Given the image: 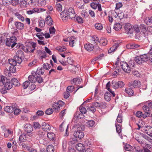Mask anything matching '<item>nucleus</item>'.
Masks as SVG:
<instances>
[{"instance_id":"1","label":"nucleus","mask_w":152,"mask_h":152,"mask_svg":"<svg viewBox=\"0 0 152 152\" xmlns=\"http://www.w3.org/2000/svg\"><path fill=\"white\" fill-rule=\"evenodd\" d=\"M134 60L137 63L139 64H142L148 60L152 62V53L149 52L147 54L137 56L135 57Z\"/></svg>"},{"instance_id":"2","label":"nucleus","mask_w":152,"mask_h":152,"mask_svg":"<svg viewBox=\"0 0 152 152\" xmlns=\"http://www.w3.org/2000/svg\"><path fill=\"white\" fill-rule=\"evenodd\" d=\"M77 130L74 133V136L76 138L81 139L84 136V134L82 131L84 129V126L79 125L76 126Z\"/></svg>"},{"instance_id":"3","label":"nucleus","mask_w":152,"mask_h":152,"mask_svg":"<svg viewBox=\"0 0 152 152\" xmlns=\"http://www.w3.org/2000/svg\"><path fill=\"white\" fill-rule=\"evenodd\" d=\"M16 41V37L15 36H12L10 39H6V45L9 47L11 46L13 48L17 45Z\"/></svg>"},{"instance_id":"4","label":"nucleus","mask_w":152,"mask_h":152,"mask_svg":"<svg viewBox=\"0 0 152 152\" xmlns=\"http://www.w3.org/2000/svg\"><path fill=\"white\" fill-rule=\"evenodd\" d=\"M65 13L68 16L69 18L71 19H73L75 18L76 14L74 10L72 7H69L65 12Z\"/></svg>"},{"instance_id":"5","label":"nucleus","mask_w":152,"mask_h":152,"mask_svg":"<svg viewBox=\"0 0 152 152\" xmlns=\"http://www.w3.org/2000/svg\"><path fill=\"white\" fill-rule=\"evenodd\" d=\"M111 83L113 88L115 89L118 88H122L124 86V83L122 81L116 82L115 80H113Z\"/></svg>"},{"instance_id":"6","label":"nucleus","mask_w":152,"mask_h":152,"mask_svg":"<svg viewBox=\"0 0 152 152\" xmlns=\"http://www.w3.org/2000/svg\"><path fill=\"white\" fill-rule=\"evenodd\" d=\"M121 66L124 71L127 73H129L131 71V68L129 65L126 62H121Z\"/></svg>"},{"instance_id":"7","label":"nucleus","mask_w":152,"mask_h":152,"mask_svg":"<svg viewBox=\"0 0 152 152\" xmlns=\"http://www.w3.org/2000/svg\"><path fill=\"white\" fill-rule=\"evenodd\" d=\"M124 29L127 34H132L133 32L132 26L129 23H127L125 24Z\"/></svg>"},{"instance_id":"8","label":"nucleus","mask_w":152,"mask_h":152,"mask_svg":"<svg viewBox=\"0 0 152 152\" xmlns=\"http://www.w3.org/2000/svg\"><path fill=\"white\" fill-rule=\"evenodd\" d=\"M140 82L136 80L133 82H131L129 83L128 86L131 88H137L140 86Z\"/></svg>"},{"instance_id":"9","label":"nucleus","mask_w":152,"mask_h":152,"mask_svg":"<svg viewBox=\"0 0 152 152\" xmlns=\"http://www.w3.org/2000/svg\"><path fill=\"white\" fill-rule=\"evenodd\" d=\"M32 134H30L28 135L27 134H22L19 137V140L21 142H25L28 139L29 136L30 137H32Z\"/></svg>"},{"instance_id":"10","label":"nucleus","mask_w":152,"mask_h":152,"mask_svg":"<svg viewBox=\"0 0 152 152\" xmlns=\"http://www.w3.org/2000/svg\"><path fill=\"white\" fill-rule=\"evenodd\" d=\"M144 132L150 136H152V127L148 126L143 128Z\"/></svg>"},{"instance_id":"11","label":"nucleus","mask_w":152,"mask_h":152,"mask_svg":"<svg viewBox=\"0 0 152 152\" xmlns=\"http://www.w3.org/2000/svg\"><path fill=\"white\" fill-rule=\"evenodd\" d=\"M42 127L44 131L48 132L51 129L50 125L46 122H43L42 124Z\"/></svg>"},{"instance_id":"12","label":"nucleus","mask_w":152,"mask_h":152,"mask_svg":"<svg viewBox=\"0 0 152 152\" xmlns=\"http://www.w3.org/2000/svg\"><path fill=\"white\" fill-rule=\"evenodd\" d=\"M4 87H5V88H7V90H10L13 87V85L12 83L11 82L10 79H7L5 83Z\"/></svg>"},{"instance_id":"13","label":"nucleus","mask_w":152,"mask_h":152,"mask_svg":"<svg viewBox=\"0 0 152 152\" xmlns=\"http://www.w3.org/2000/svg\"><path fill=\"white\" fill-rule=\"evenodd\" d=\"M15 27L19 30H22L24 28L23 23L20 22L16 21L14 23Z\"/></svg>"},{"instance_id":"14","label":"nucleus","mask_w":152,"mask_h":152,"mask_svg":"<svg viewBox=\"0 0 152 152\" xmlns=\"http://www.w3.org/2000/svg\"><path fill=\"white\" fill-rule=\"evenodd\" d=\"M24 129V131L28 133L31 132L33 130V129L31 124H27L25 126Z\"/></svg>"},{"instance_id":"15","label":"nucleus","mask_w":152,"mask_h":152,"mask_svg":"<svg viewBox=\"0 0 152 152\" xmlns=\"http://www.w3.org/2000/svg\"><path fill=\"white\" fill-rule=\"evenodd\" d=\"M84 48L88 51H91L93 50L94 46L92 44L90 43H88L85 45Z\"/></svg>"},{"instance_id":"16","label":"nucleus","mask_w":152,"mask_h":152,"mask_svg":"<svg viewBox=\"0 0 152 152\" xmlns=\"http://www.w3.org/2000/svg\"><path fill=\"white\" fill-rule=\"evenodd\" d=\"M65 12V10H64L63 11L60 13V16L61 18L63 21L64 22H65L66 21L68 20L69 17L66 14L64 15Z\"/></svg>"},{"instance_id":"17","label":"nucleus","mask_w":152,"mask_h":152,"mask_svg":"<svg viewBox=\"0 0 152 152\" xmlns=\"http://www.w3.org/2000/svg\"><path fill=\"white\" fill-rule=\"evenodd\" d=\"M47 136L49 140L52 141H55L56 140L55 134L52 132H48Z\"/></svg>"},{"instance_id":"18","label":"nucleus","mask_w":152,"mask_h":152,"mask_svg":"<svg viewBox=\"0 0 152 152\" xmlns=\"http://www.w3.org/2000/svg\"><path fill=\"white\" fill-rule=\"evenodd\" d=\"M76 148L79 151L84 152L83 151L85 149V147L83 144L79 143L76 145Z\"/></svg>"},{"instance_id":"19","label":"nucleus","mask_w":152,"mask_h":152,"mask_svg":"<svg viewBox=\"0 0 152 152\" xmlns=\"http://www.w3.org/2000/svg\"><path fill=\"white\" fill-rule=\"evenodd\" d=\"M14 107L7 106L4 107V111L7 113H12L13 112Z\"/></svg>"},{"instance_id":"20","label":"nucleus","mask_w":152,"mask_h":152,"mask_svg":"<svg viewBox=\"0 0 152 152\" xmlns=\"http://www.w3.org/2000/svg\"><path fill=\"white\" fill-rule=\"evenodd\" d=\"M45 21V23L50 26H51L53 24L52 19L50 15H48L46 18Z\"/></svg>"},{"instance_id":"21","label":"nucleus","mask_w":152,"mask_h":152,"mask_svg":"<svg viewBox=\"0 0 152 152\" xmlns=\"http://www.w3.org/2000/svg\"><path fill=\"white\" fill-rule=\"evenodd\" d=\"M119 44L118 43H114L112 47H111L110 49L108 50V53H110L114 51L118 47Z\"/></svg>"},{"instance_id":"22","label":"nucleus","mask_w":152,"mask_h":152,"mask_svg":"<svg viewBox=\"0 0 152 152\" xmlns=\"http://www.w3.org/2000/svg\"><path fill=\"white\" fill-rule=\"evenodd\" d=\"M36 77H35V75H30L28 79L29 81L32 83H34L37 81V79L36 78Z\"/></svg>"},{"instance_id":"23","label":"nucleus","mask_w":152,"mask_h":152,"mask_svg":"<svg viewBox=\"0 0 152 152\" xmlns=\"http://www.w3.org/2000/svg\"><path fill=\"white\" fill-rule=\"evenodd\" d=\"M11 81L12 85L15 86H18L20 85V83L18 80L16 78H13Z\"/></svg>"},{"instance_id":"24","label":"nucleus","mask_w":152,"mask_h":152,"mask_svg":"<svg viewBox=\"0 0 152 152\" xmlns=\"http://www.w3.org/2000/svg\"><path fill=\"white\" fill-rule=\"evenodd\" d=\"M81 80L78 78H75L73 79L72 81H71V83L72 84L77 85L81 83Z\"/></svg>"},{"instance_id":"25","label":"nucleus","mask_w":152,"mask_h":152,"mask_svg":"<svg viewBox=\"0 0 152 152\" xmlns=\"http://www.w3.org/2000/svg\"><path fill=\"white\" fill-rule=\"evenodd\" d=\"M104 99L107 101H109L111 99V94L110 93L107 91L104 95Z\"/></svg>"},{"instance_id":"26","label":"nucleus","mask_w":152,"mask_h":152,"mask_svg":"<svg viewBox=\"0 0 152 152\" xmlns=\"http://www.w3.org/2000/svg\"><path fill=\"white\" fill-rule=\"evenodd\" d=\"M121 28L122 25L119 23H115L113 26V29L116 31H118L120 30Z\"/></svg>"},{"instance_id":"27","label":"nucleus","mask_w":152,"mask_h":152,"mask_svg":"<svg viewBox=\"0 0 152 152\" xmlns=\"http://www.w3.org/2000/svg\"><path fill=\"white\" fill-rule=\"evenodd\" d=\"M16 55V56H16V57H20L23 58L24 57L23 52L20 50L17 51Z\"/></svg>"},{"instance_id":"28","label":"nucleus","mask_w":152,"mask_h":152,"mask_svg":"<svg viewBox=\"0 0 152 152\" xmlns=\"http://www.w3.org/2000/svg\"><path fill=\"white\" fill-rule=\"evenodd\" d=\"M140 30L143 33L146 32L148 29V27L145 25L143 24H141L140 26Z\"/></svg>"},{"instance_id":"29","label":"nucleus","mask_w":152,"mask_h":152,"mask_svg":"<svg viewBox=\"0 0 152 152\" xmlns=\"http://www.w3.org/2000/svg\"><path fill=\"white\" fill-rule=\"evenodd\" d=\"M7 78L3 76H0V86H3L6 82Z\"/></svg>"},{"instance_id":"30","label":"nucleus","mask_w":152,"mask_h":152,"mask_svg":"<svg viewBox=\"0 0 152 152\" xmlns=\"http://www.w3.org/2000/svg\"><path fill=\"white\" fill-rule=\"evenodd\" d=\"M44 69L43 68H42L41 67L40 68H39L36 72L35 73V75H42L44 72Z\"/></svg>"},{"instance_id":"31","label":"nucleus","mask_w":152,"mask_h":152,"mask_svg":"<svg viewBox=\"0 0 152 152\" xmlns=\"http://www.w3.org/2000/svg\"><path fill=\"white\" fill-rule=\"evenodd\" d=\"M131 88H127L125 90V91L129 96H132L134 94V91Z\"/></svg>"},{"instance_id":"32","label":"nucleus","mask_w":152,"mask_h":152,"mask_svg":"<svg viewBox=\"0 0 152 152\" xmlns=\"http://www.w3.org/2000/svg\"><path fill=\"white\" fill-rule=\"evenodd\" d=\"M87 125L89 127H92L95 126V122L93 120H90L88 121L86 123Z\"/></svg>"},{"instance_id":"33","label":"nucleus","mask_w":152,"mask_h":152,"mask_svg":"<svg viewBox=\"0 0 152 152\" xmlns=\"http://www.w3.org/2000/svg\"><path fill=\"white\" fill-rule=\"evenodd\" d=\"M45 134V133L43 130H39L36 133V135L39 138L43 137Z\"/></svg>"},{"instance_id":"34","label":"nucleus","mask_w":152,"mask_h":152,"mask_svg":"<svg viewBox=\"0 0 152 152\" xmlns=\"http://www.w3.org/2000/svg\"><path fill=\"white\" fill-rule=\"evenodd\" d=\"M37 3L39 6H42L46 4V1L45 0H37Z\"/></svg>"},{"instance_id":"35","label":"nucleus","mask_w":152,"mask_h":152,"mask_svg":"<svg viewBox=\"0 0 152 152\" xmlns=\"http://www.w3.org/2000/svg\"><path fill=\"white\" fill-rule=\"evenodd\" d=\"M140 46L136 44H132L130 45H128L127 47L128 48L134 49L137 48L139 47Z\"/></svg>"},{"instance_id":"36","label":"nucleus","mask_w":152,"mask_h":152,"mask_svg":"<svg viewBox=\"0 0 152 152\" xmlns=\"http://www.w3.org/2000/svg\"><path fill=\"white\" fill-rule=\"evenodd\" d=\"M144 21L147 25L151 24H152V17L146 18L144 20Z\"/></svg>"},{"instance_id":"37","label":"nucleus","mask_w":152,"mask_h":152,"mask_svg":"<svg viewBox=\"0 0 152 152\" xmlns=\"http://www.w3.org/2000/svg\"><path fill=\"white\" fill-rule=\"evenodd\" d=\"M94 27L97 30H101L103 28L102 25L99 23H97L95 24Z\"/></svg>"},{"instance_id":"38","label":"nucleus","mask_w":152,"mask_h":152,"mask_svg":"<svg viewBox=\"0 0 152 152\" xmlns=\"http://www.w3.org/2000/svg\"><path fill=\"white\" fill-rule=\"evenodd\" d=\"M84 114L80 113L79 112H77L75 114V116L78 118H80L83 119L84 118Z\"/></svg>"},{"instance_id":"39","label":"nucleus","mask_w":152,"mask_h":152,"mask_svg":"<svg viewBox=\"0 0 152 152\" xmlns=\"http://www.w3.org/2000/svg\"><path fill=\"white\" fill-rule=\"evenodd\" d=\"M15 16L21 21H24V17L21 15L18 12H16L15 13Z\"/></svg>"},{"instance_id":"40","label":"nucleus","mask_w":152,"mask_h":152,"mask_svg":"<svg viewBox=\"0 0 152 152\" xmlns=\"http://www.w3.org/2000/svg\"><path fill=\"white\" fill-rule=\"evenodd\" d=\"M47 152H54V148L53 146L52 145H48L46 149Z\"/></svg>"},{"instance_id":"41","label":"nucleus","mask_w":152,"mask_h":152,"mask_svg":"<svg viewBox=\"0 0 152 152\" xmlns=\"http://www.w3.org/2000/svg\"><path fill=\"white\" fill-rule=\"evenodd\" d=\"M19 4L22 8L26 7L27 2L25 0H19Z\"/></svg>"},{"instance_id":"42","label":"nucleus","mask_w":152,"mask_h":152,"mask_svg":"<svg viewBox=\"0 0 152 152\" xmlns=\"http://www.w3.org/2000/svg\"><path fill=\"white\" fill-rule=\"evenodd\" d=\"M125 150L128 151H132L133 150V148L132 146L128 144H126L124 147Z\"/></svg>"},{"instance_id":"43","label":"nucleus","mask_w":152,"mask_h":152,"mask_svg":"<svg viewBox=\"0 0 152 152\" xmlns=\"http://www.w3.org/2000/svg\"><path fill=\"white\" fill-rule=\"evenodd\" d=\"M91 40L93 42H92L93 43L96 44V45L99 42L98 37L96 36H93L92 37Z\"/></svg>"},{"instance_id":"44","label":"nucleus","mask_w":152,"mask_h":152,"mask_svg":"<svg viewBox=\"0 0 152 152\" xmlns=\"http://www.w3.org/2000/svg\"><path fill=\"white\" fill-rule=\"evenodd\" d=\"M116 121L120 123L122 122V116L121 113H119L116 119Z\"/></svg>"},{"instance_id":"45","label":"nucleus","mask_w":152,"mask_h":152,"mask_svg":"<svg viewBox=\"0 0 152 152\" xmlns=\"http://www.w3.org/2000/svg\"><path fill=\"white\" fill-rule=\"evenodd\" d=\"M107 40L105 39H102L99 40L100 44L103 46H105L107 44Z\"/></svg>"},{"instance_id":"46","label":"nucleus","mask_w":152,"mask_h":152,"mask_svg":"<svg viewBox=\"0 0 152 152\" xmlns=\"http://www.w3.org/2000/svg\"><path fill=\"white\" fill-rule=\"evenodd\" d=\"M16 48L17 49H21L24 51H26L25 49V47L21 43H18L16 46Z\"/></svg>"},{"instance_id":"47","label":"nucleus","mask_w":152,"mask_h":152,"mask_svg":"<svg viewBox=\"0 0 152 152\" xmlns=\"http://www.w3.org/2000/svg\"><path fill=\"white\" fill-rule=\"evenodd\" d=\"M132 27L133 31L134 30L136 32L138 33L140 31V27H139L138 25L135 24Z\"/></svg>"},{"instance_id":"48","label":"nucleus","mask_w":152,"mask_h":152,"mask_svg":"<svg viewBox=\"0 0 152 152\" xmlns=\"http://www.w3.org/2000/svg\"><path fill=\"white\" fill-rule=\"evenodd\" d=\"M16 65H11L9 68V70L10 72L14 73L16 72V68L15 67Z\"/></svg>"},{"instance_id":"49","label":"nucleus","mask_w":152,"mask_h":152,"mask_svg":"<svg viewBox=\"0 0 152 152\" xmlns=\"http://www.w3.org/2000/svg\"><path fill=\"white\" fill-rule=\"evenodd\" d=\"M58 48V51L60 52H64L66 50V47L64 46H59Z\"/></svg>"},{"instance_id":"50","label":"nucleus","mask_w":152,"mask_h":152,"mask_svg":"<svg viewBox=\"0 0 152 152\" xmlns=\"http://www.w3.org/2000/svg\"><path fill=\"white\" fill-rule=\"evenodd\" d=\"M76 21L79 23H83L84 22L83 19L80 16H77L76 18Z\"/></svg>"},{"instance_id":"51","label":"nucleus","mask_w":152,"mask_h":152,"mask_svg":"<svg viewBox=\"0 0 152 152\" xmlns=\"http://www.w3.org/2000/svg\"><path fill=\"white\" fill-rule=\"evenodd\" d=\"M23 58L20 57H16L15 56L14 57V58L15 59V61H16V63H18L19 64H20L22 62V58Z\"/></svg>"},{"instance_id":"52","label":"nucleus","mask_w":152,"mask_h":152,"mask_svg":"<svg viewBox=\"0 0 152 152\" xmlns=\"http://www.w3.org/2000/svg\"><path fill=\"white\" fill-rule=\"evenodd\" d=\"M76 138L72 137L69 139V142L70 144H73L76 143L77 142Z\"/></svg>"},{"instance_id":"53","label":"nucleus","mask_w":152,"mask_h":152,"mask_svg":"<svg viewBox=\"0 0 152 152\" xmlns=\"http://www.w3.org/2000/svg\"><path fill=\"white\" fill-rule=\"evenodd\" d=\"M70 39L69 42V45L71 47H73L75 45V44L76 42V39H73L72 38Z\"/></svg>"},{"instance_id":"54","label":"nucleus","mask_w":152,"mask_h":152,"mask_svg":"<svg viewBox=\"0 0 152 152\" xmlns=\"http://www.w3.org/2000/svg\"><path fill=\"white\" fill-rule=\"evenodd\" d=\"M39 51L42 53V55L40 56V58L41 59H42L43 58H47L49 56L46 54L45 51L42 50H39Z\"/></svg>"},{"instance_id":"55","label":"nucleus","mask_w":152,"mask_h":152,"mask_svg":"<svg viewBox=\"0 0 152 152\" xmlns=\"http://www.w3.org/2000/svg\"><path fill=\"white\" fill-rule=\"evenodd\" d=\"M8 61L9 64L11 65H16L17 64L16 61H15V59L14 58V59H9Z\"/></svg>"},{"instance_id":"56","label":"nucleus","mask_w":152,"mask_h":152,"mask_svg":"<svg viewBox=\"0 0 152 152\" xmlns=\"http://www.w3.org/2000/svg\"><path fill=\"white\" fill-rule=\"evenodd\" d=\"M31 46L33 48V49L32 50H30L29 51V52L33 53L35 49V48L36 46V43L34 42H32L31 43Z\"/></svg>"},{"instance_id":"57","label":"nucleus","mask_w":152,"mask_h":152,"mask_svg":"<svg viewBox=\"0 0 152 152\" xmlns=\"http://www.w3.org/2000/svg\"><path fill=\"white\" fill-rule=\"evenodd\" d=\"M79 110L80 112L83 114L86 113L87 111L86 109L82 106H80L79 107Z\"/></svg>"},{"instance_id":"58","label":"nucleus","mask_w":152,"mask_h":152,"mask_svg":"<svg viewBox=\"0 0 152 152\" xmlns=\"http://www.w3.org/2000/svg\"><path fill=\"white\" fill-rule=\"evenodd\" d=\"M74 88V86H69L67 87L66 91L69 93H71L73 91Z\"/></svg>"},{"instance_id":"59","label":"nucleus","mask_w":152,"mask_h":152,"mask_svg":"<svg viewBox=\"0 0 152 152\" xmlns=\"http://www.w3.org/2000/svg\"><path fill=\"white\" fill-rule=\"evenodd\" d=\"M53 112V110L52 108H49L48 109L45 111L46 114L50 115L52 114Z\"/></svg>"},{"instance_id":"60","label":"nucleus","mask_w":152,"mask_h":152,"mask_svg":"<svg viewBox=\"0 0 152 152\" xmlns=\"http://www.w3.org/2000/svg\"><path fill=\"white\" fill-rule=\"evenodd\" d=\"M117 132L118 133H120L121 131V127L120 125L115 124Z\"/></svg>"},{"instance_id":"61","label":"nucleus","mask_w":152,"mask_h":152,"mask_svg":"<svg viewBox=\"0 0 152 152\" xmlns=\"http://www.w3.org/2000/svg\"><path fill=\"white\" fill-rule=\"evenodd\" d=\"M30 82L28 81H26L23 84V86L24 89L26 88L29 85Z\"/></svg>"},{"instance_id":"62","label":"nucleus","mask_w":152,"mask_h":152,"mask_svg":"<svg viewBox=\"0 0 152 152\" xmlns=\"http://www.w3.org/2000/svg\"><path fill=\"white\" fill-rule=\"evenodd\" d=\"M88 110H89L90 111H91L93 113H94L96 111L95 107L92 105L89 106L88 108Z\"/></svg>"},{"instance_id":"63","label":"nucleus","mask_w":152,"mask_h":152,"mask_svg":"<svg viewBox=\"0 0 152 152\" xmlns=\"http://www.w3.org/2000/svg\"><path fill=\"white\" fill-rule=\"evenodd\" d=\"M51 67L50 64L48 63H44L43 65V68L46 70H48Z\"/></svg>"},{"instance_id":"64","label":"nucleus","mask_w":152,"mask_h":152,"mask_svg":"<svg viewBox=\"0 0 152 152\" xmlns=\"http://www.w3.org/2000/svg\"><path fill=\"white\" fill-rule=\"evenodd\" d=\"M36 78L37 79V81L39 83H41L43 81L42 78L40 75L37 76Z\"/></svg>"}]
</instances>
